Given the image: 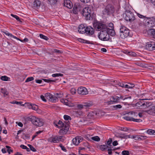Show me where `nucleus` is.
I'll return each mask as SVG.
<instances>
[{"label":"nucleus","instance_id":"obj_59","mask_svg":"<svg viewBox=\"0 0 155 155\" xmlns=\"http://www.w3.org/2000/svg\"><path fill=\"white\" fill-rule=\"evenodd\" d=\"M77 107L78 108L80 109H82L84 107L83 104H78L77 105Z\"/></svg>","mask_w":155,"mask_h":155},{"label":"nucleus","instance_id":"obj_49","mask_svg":"<svg viewBox=\"0 0 155 155\" xmlns=\"http://www.w3.org/2000/svg\"><path fill=\"white\" fill-rule=\"evenodd\" d=\"M137 15L139 18H146L147 19V18H148V17H146V16L140 14L138 13H137Z\"/></svg>","mask_w":155,"mask_h":155},{"label":"nucleus","instance_id":"obj_30","mask_svg":"<svg viewBox=\"0 0 155 155\" xmlns=\"http://www.w3.org/2000/svg\"><path fill=\"white\" fill-rule=\"evenodd\" d=\"M108 146L106 144L102 145L100 146V148L102 150H104L107 148H109Z\"/></svg>","mask_w":155,"mask_h":155},{"label":"nucleus","instance_id":"obj_22","mask_svg":"<svg viewBox=\"0 0 155 155\" xmlns=\"http://www.w3.org/2000/svg\"><path fill=\"white\" fill-rule=\"evenodd\" d=\"M111 97L112 99V101L114 104L117 103L119 102V97L117 96H115V97L112 96Z\"/></svg>","mask_w":155,"mask_h":155},{"label":"nucleus","instance_id":"obj_21","mask_svg":"<svg viewBox=\"0 0 155 155\" xmlns=\"http://www.w3.org/2000/svg\"><path fill=\"white\" fill-rule=\"evenodd\" d=\"M78 40L79 42L83 43H86V44H93V42L92 41L91 42L89 41L86 40H84L83 39H82L81 38H79L78 39Z\"/></svg>","mask_w":155,"mask_h":155},{"label":"nucleus","instance_id":"obj_43","mask_svg":"<svg viewBox=\"0 0 155 155\" xmlns=\"http://www.w3.org/2000/svg\"><path fill=\"white\" fill-rule=\"evenodd\" d=\"M91 139L96 141H99L100 140V138L98 136L92 137Z\"/></svg>","mask_w":155,"mask_h":155},{"label":"nucleus","instance_id":"obj_1","mask_svg":"<svg viewBox=\"0 0 155 155\" xmlns=\"http://www.w3.org/2000/svg\"><path fill=\"white\" fill-rule=\"evenodd\" d=\"M115 35L113 30L112 29H107L100 31L98 35L99 39L103 41H109L110 39V35L112 36H114Z\"/></svg>","mask_w":155,"mask_h":155},{"label":"nucleus","instance_id":"obj_14","mask_svg":"<svg viewBox=\"0 0 155 155\" xmlns=\"http://www.w3.org/2000/svg\"><path fill=\"white\" fill-rule=\"evenodd\" d=\"M87 25H85L81 24L78 27V31L80 33L83 34L85 33V28L87 27Z\"/></svg>","mask_w":155,"mask_h":155},{"label":"nucleus","instance_id":"obj_35","mask_svg":"<svg viewBox=\"0 0 155 155\" xmlns=\"http://www.w3.org/2000/svg\"><path fill=\"white\" fill-rule=\"evenodd\" d=\"M58 0H48L49 4L51 5H54L56 4Z\"/></svg>","mask_w":155,"mask_h":155},{"label":"nucleus","instance_id":"obj_12","mask_svg":"<svg viewBox=\"0 0 155 155\" xmlns=\"http://www.w3.org/2000/svg\"><path fill=\"white\" fill-rule=\"evenodd\" d=\"M81 8V6L79 3H75L73 9L74 13L75 14H78V12L80 11Z\"/></svg>","mask_w":155,"mask_h":155},{"label":"nucleus","instance_id":"obj_7","mask_svg":"<svg viewBox=\"0 0 155 155\" xmlns=\"http://www.w3.org/2000/svg\"><path fill=\"white\" fill-rule=\"evenodd\" d=\"M104 12L105 14L110 15L114 13V8L112 5L108 4L105 7Z\"/></svg>","mask_w":155,"mask_h":155},{"label":"nucleus","instance_id":"obj_56","mask_svg":"<svg viewBox=\"0 0 155 155\" xmlns=\"http://www.w3.org/2000/svg\"><path fill=\"white\" fill-rule=\"evenodd\" d=\"M24 134L25 135L24 137L23 138L24 139H29L30 138L29 135L28 134Z\"/></svg>","mask_w":155,"mask_h":155},{"label":"nucleus","instance_id":"obj_31","mask_svg":"<svg viewBox=\"0 0 155 155\" xmlns=\"http://www.w3.org/2000/svg\"><path fill=\"white\" fill-rule=\"evenodd\" d=\"M149 30L151 34L153 36V38H155V29L151 28Z\"/></svg>","mask_w":155,"mask_h":155},{"label":"nucleus","instance_id":"obj_58","mask_svg":"<svg viewBox=\"0 0 155 155\" xmlns=\"http://www.w3.org/2000/svg\"><path fill=\"white\" fill-rule=\"evenodd\" d=\"M119 86H120L122 87H124V84L123 83H121L120 82H119L117 84Z\"/></svg>","mask_w":155,"mask_h":155},{"label":"nucleus","instance_id":"obj_13","mask_svg":"<svg viewBox=\"0 0 155 155\" xmlns=\"http://www.w3.org/2000/svg\"><path fill=\"white\" fill-rule=\"evenodd\" d=\"M120 37L122 39L127 38L128 36L131 37V35L130 34V31L129 29H127L122 33L120 34Z\"/></svg>","mask_w":155,"mask_h":155},{"label":"nucleus","instance_id":"obj_61","mask_svg":"<svg viewBox=\"0 0 155 155\" xmlns=\"http://www.w3.org/2000/svg\"><path fill=\"white\" fill-rule=\"evenodd\" d=\"M128 138H131L132 139H136V135H128Z\"/></svg>","mask_w":155,"mask_h":155},{"label":"nucleus","instance_id":"obj_37","mask_svg":"<svg viewBox=\"0 0 155 155\" xmlns=\"http://www.w3.org/2000/svg\"><path fill=\"white\" fill-rule=\"evenodd\" d=\"M127 54L129 56L135 57L137 55V54L134 52L132 51H129L127 52Z\"/></svg>","mask_w":155,"mask_h":155},{"label":"nucleus","instance_id":"obj_38","mask_svg":"<svg viewBox=\"0 0 155 155\" xmlns=\"http://www.w3.org/2000/svg\"><path fill=\"white\" fill-rule=\"evenodd\" d=\"M124 119L129 121H132V119L133 118L132 117H130L128 116H126L123 117Z\"/></svg>","mask_w":155,"mask_h":155},{"label":"nucleus","instance_id":"obj_29","mask_svg":"<svg viewBox=\"0 0 155 155\" xmlns=\"http://www.w3.org/2000/svg\"><path fill=\"white\" fill-rule=\"evenodd\" d=\"M58 127L61 128L63 127L64 126V124L61 120H59L58 123Z\"/></svg>","mask_w":155,"mask_h":155},{"label":"nucleus","instance_id":"obj_64","mask_svg":"<svg viewBox=\"0 0 155 155\" xmlns=\"http://www.w3.org/2000/svg\"><path fill=\"white\" fill-rule=\"evenodd\" d=\"M128 84L130 85V88H133L134 87V84L132 83H128Z\"/></svg>","mask_w":155,"mask_h":155},{"label":"nucleus","instance_id":"obj_39","mask_svg":"<svg viewBox=\"0 0 155 155\" xmlns=\"http://www.w3.org/2000/svg\"><path fill=\"white\" fill-rule=\"evenodd\" d=\"M6 147L7 149V151L9 154H10L11 152H12L13 151L11 149V147L8 146H6Z\"/></svg>","mask_w":155,"mask_h":155},{"label":"nucleus","instance_id":"obj_2","mask_svg":"<svg viewBox=\"0 0 155 155\" xmlns=\"http://www.w3.org/2000/svg\"><path fill=\"white\" fill-rule=\"evenodd\" d=\"M93 8L90 7L85 8L81 12V14L86 20H89L94 18L95 15Z\"/></svg>","mask_w":155,"mask_h":155},{"label":"nucleus","instance_id":"obj_15","mask_svg":"<svg viewBox=\"0 0 155 155\" xmlns=\"http://www.w3.org/2000/svg\"><path fill=\"white\" fill-rule=\"evenodd\" d=\"M64 6L69 8H71L73 7V5L71 2L69 0H64Z\"/></svg>","mask_w":155,"mask_h":155},{"label":"nucleus","instance_id":"obj_32","mask_svg":"<svg viewBox=\"0 0 155 155\" xmlns=\"http://www.w3.org/2000/svg\"><path fill=\"white\" fill-rule=\"evenodd\" d=\"M58 79H54V80H51L50 79H43L42 80L44 81L45 82L47 83H49L52 82H55L57 80H58Z\"/></svg>","mask_w":155,"mask_h":155},{"label":"nucleus","instance_id":"obj_53","mask_svg":"<svg viewBox=\"0 0 155 155\" xmlns=\"http://www.w3.org/2000/svg\"><path fill=\"white\" fill-rule=\"evenodd\" d=\"M6 35L10 36L12 38L13 35L11 33H8L7 31L3 32Z\"/></svg>","mask_w":155,"mask_h":155},{"label":"nucleus","instance_id":"obj_45","mask_svg":"<svg viewBox=\"0 0 155 155\" xmlns=\"http://www.w3.org/2000/svg\"><path fill=\"white\" fill-rule=\"evenodd\" d=\"M127 29H128L126 27H122L120 29V34L123 33L124 31H125L127 30Z\"/></svg>","mask_w":155,"mask_h":155},{"label":"nucleus","instance_id":"obj_51","mask_svg":"<svg viewBox=\"0 0 155 155\" xmlns=\"http://www.w3.org/2000/svg\"><path fill=\"white\" fill-rule=\"evenodd\" d=\"M59 146L61 147V150L63 151L64 152L67 151V150L65 147L61 143H60L59 144Z\"/></svg>","mask_w":155,"mask_h":155},{"label":"nucleus","instance_id":"obj_17","mask_svg":"<svg viewBox=\"0 0 155 155\" xmlns=\"http://www.w3.org/2000/svg\"><path fill=\"white\" fill-rule=\"evenodd\" d=\"M64 128H63L64 129L63 130L62 129H61L59 130V132L63 134H66L69 129V125L68 124H66V125L64 124Z\"/></svg>","mask_w":155,"mask_h":155},{"label":"nucleus","instance_id":"obj_36","mask_svg":"<svg viewBox=\"0 0 155 155\" xmlns=\"http://www.w3.org/2000/svg\"><path fill=\"white\" fill-rule=\"evenodd\" d=\"M151 112H152V114L155 115V106H153L151 110L147 111L148 113Z\"/></svg>","mask_w":155,"mask_h":155},{"label":"nucleus","instance_id":"obj_46","mask_svg":"<svg viewBox=\"0 0 155 155\" xmlns=\"http://www.w3.org/2000/svg\"><path fill=\"white\" fill-rule=\"evenodd\" d=\"M64 118L65 120H71V117L68 115H64Z\"/></svg>","mask_w":155,"mask_h":155},{"label":"nucleus","instance_id":"obj_44","mask_svg":"<svg viewBox=\"0 0 155 155\" xmlns=\"http://www.w3.org/2000/svg\"><path fill=\"white\" fill-rule=\"evenodd\" d=\"M34 80V78L33 77H29L27 78L25 81V82H28L33 81Z\"/></svg>","mask_w":155,"mask_h":155},{"label":"nucleus","instance_id":"obj_57","mask_svg":"<svg viewBox=\"0 0 155 155\" xmlns=\"http://www.w3.org/2000/svg\"><path fill=\"white\" fill-rule=\"evenodd\" d=\"M120 130H122V131H127L128 130V129L126 127H121L120 129Z\"/></svg>","mask_w":155,"mask_h":155},{"label":"nucleus","instance_id":"obj_55","mask_svg":"<svg viewBox=\"0 0 155 155\" xmlns=\"http://www.w3.org/2000/svg\"><path fill=\"white\" fill-rule=\"evenodd\" d=\"M70 92L72 94H74L76 93V90L74 88H72L70 90Z\"/></svg>","mask_w":155,"mask_h":155},{"label":"nucleus","instance_id":"obj_40","mask_svg":"<svg viewBox=\"0 0 155 155\" xmlns=\"http://www.w3.org/2000/svg\"><path fill=\"white\" fill-rule=\"evenodd\" d=\"M9 78L6 76H2L1 77V79L3 81H8Z\"/></svg>","mask_w":155,"mask_h":155},{"label":"nucleus","instance_id":"obj_42","mask_svg":"<svg viewBox=\"0 0 155 155\" xmlns=\"http://www.w3.org/2000/svg\"><path fill=\"white\" fill-rule=\"evenodd\" d=\"M63 76V74L61 73H56L54 74H52V76L54 77H62Z\"/></svg>","mask_w":155,"mask_h":155},{"label":"nucleus","instance_id":"obj_41","mask_svg":"<svg viewBox=\"0 0 155 155\" xmlns=\"http://www.w3.org/2000/svg\"><path fill=\"white\" fill-rule=\"evenodd\" d=\"M39 36L41 38L45 40H48L49 39L46 36L42 34H40Z\"/></svg>","mask_w":155,"mask_h":155},{"label":"nucleus","instance_id":"obj_19","mask_svg":"<svg viewBox=\"0 0 155 155\" xmlns=\"http://www.w3.org/2000/svg\"><path fill=\"white\" fill-rule=\"evenodd\" d=\"M26 104L28 108L30 109H31L33 110H36L38 108V106L35 104H32L29 103Z\"/></svg>","mask_w":155,"mask_h":155},{"label":"nucleus","instance_id":"obj_28","mask_svg":"<svg viewBox=\"0 0 155 155\" xmlns=\"http://www.w3.org/2000/svg\"><path fill=\"white\" fill-rule=\"evenodd\" d=\"M79 137L78 136L76 137L75 138H74L72 140L73 143L76 145H78L79 144L78 140Z\"/></svg>","mask_w":155,"mask_h":155},{"label":"nucleus","instance_id":"obj_9","mask_svg":"<svg viewBox=\"0 0 155 155\" xmlns=\"http://www.w3.org/2000/svg\"><path fill=\"white\" fill-rule=\"evenodd\" d=\"M147 19L149 20V21L146 23L148 27L152 28L155 26V21L153 19V18H147Z\"/></svg>","mask_w":155,"mask_h":155},{"label":"nucleus","instance_id":"obj_18","mask_svg":"<svg viewBox=\"0 0 155 155\" xmlns=\"http://www.w3.org/2000/svg\"><path fill=\"white\" fill-rule=\"evenodd\" d=\"M49 100L50 101L52 102H56L58 101V99L57 98V96L55 95L54 96L51 94H49Z\"/></svg>","mask_w":155,"mask_h":155},{"label":"nucleus","instance_id":"obj_25","mask_svg":"<svg viewBox=\"0 0 155 155\" xmlns=\"http://www.w3.org/2000/svg\"><path fill=\"white\" fill-rule=\"evenodd\" d=\"M146 133L150 135H155V130L152 129H148L146 131Z\"/></svg>","mask_w":155,"mask_h":155},{"label":"nucleus","instance_id":"obj_52","mask_svg":"<svg viewBox=\"0 0 155 155\" xmlns=\"http://www.w3.org/2000/svg\"><path fill=\"white\" fill-rule=\"evenodd\" d=\"M56 96L57 97V98H61L62 97H63V94H62L61 93H56L55 94Z\"/></svg>","mask_w":155,"mask_h":155},{"label":"nucleus","instance_id":"obj_63","mask_svg":"<svg viewBox=\"0 0 155 155\" xmlns=\"http://www.w3.org/2000/svg\"><path fill=\"white\" fill-rule=\"evenodd\" d=\"M118 144V143L117 141V140H115L112 143L113 146H116Z\"/></svg>","mask_w":155,"mask_h":155},{"label":"nucleus","instance_id":"obj_6","mask_svg":"<svg viewBox=\"0 0 155 155\" xmlns=\"http://www.w3.org/2000/svg\"><path fill=\"white\" fill-rule=\"evenodd\" d=\"M93 25L94 28L99 31H101L108 29L106 24L97 20L94 21Z\"/></svg>","mask_w":155,"mask_h":155},{"label":"nucleus","instance_id":"obj_54","mask_svg":"<svg viewBox=\"0 0 155 155\" xmlns=\"http://www.w3.org/2000/svg\"><path fill=\"white\" fill-rule=\"evenodd\" d=\"M128 135H126L125 134H121L120 137L122 138L127 139Z\"/></svg>","mask_w":155,"mask_h":155},{"label":"nucleus","instance_id":"obj_50","mask_svg":"<svg viewBox=\"0 0 155 155\" xmlns=\"http://www.w3.org/2000/svg\"><path fill=\"white\" fill-rule=\"evenodd\" d=\"M53 52H55V53H58L59 54H61L62 53V51L56 49H53Z\"/></svg>","mask_w":155,"mask_h":155},{"label":"nucleus","instance_id":"obj_48","mask_svg":"<svg viewBox=\"0 0 155 155\" xmlns=\"http://www.w3.org/2000/svg\"><path fill=\"white\" fill-rule=\"evenodd\" d=\"M132 120V121L137 122H140L142 121V120L141 119H135L133 117Z\"/></svg>","mask_w":155,"mask_h":155},{"label":"nucleus","instance_id":"obj_5","mask_svg":"<svg viewBox=\"0 0 155 155\" xmlns=\"http://www.w3.org/2000/svg\"><path fill=\"white\" fill-rule=\"evenodd\" d=\"M123 17L124 19L127 21L132 22L137 20L134 13L129 10H126L123 14Z\"/></svg>","mask_w":155,"mask_h":155},{"label":"nucleus","instance_id":"obj_10","mask_svg":"<svg viewBox=\"0 0 155 155\" xmlns=\"http://www.w3.org/2000/svg\"><path fill=\"white\" fill-rule=\"evenodd\" d=\"M78 92L79 94L82 95H85L87 94L88 91L87 89L84 87H80L78 89Z\"/></svg>","mask_w":155,"mask_h":155},{"label":"nucleus","instance_id":"obj_3","mask_svg":"<svg viewBox=\"0 0 155 155\" xmlns=\"http://www.w3.org/2000/svg\"><path fill=\"white\" fill-rule=\"evenodd\" d=\"M25 120L26 121H31L33 124L38 127L43 126L44 124L43 120L42 119L34 116L31 115L27 117Z\"/></svg>","mask_w":155,"mask_h":155},{"label":"nucleus","instance_id":"obj_33","mask_svg":"<svg viewBox=\"0 0 155 155\" xmlns=\"http://www.w3.org/2000/svg\"><path fill=\"white\" fill-rule=\"evenodd\" d=\"M112 107L113 110H117L118 109L121 108L122 106L120 104H118L116 105L113 106Z\"/></svg>","mask_w":155,"mask_h":155},{"label":"nucleus","instance_id":"obj_60","mask_svg":"<svg viewBox=\"0 0 155 155\" xmlns=\"http://www.w3.org/2000/svg\"><path fill=\"white\" fill-rule=\"evenodd\" d=\"M40 97L42 100L44 102H46L47 101L46 99L45 98V97L43 95H41Z\"/></svg>","mask_w":155,"mask_h":155},{"label":"nucleus","instance_id":"obj_62","mask_svg":"<svg viewBox=\"0 0 155 155\" xmlns=\"http://www.w3.org/2000/svg\"><path fill=\"white\" fill-rule=\"evenodd\" d=\"M81 2L84 3H87L89 2L90 0H80Z\"/></svg>","mask_w":155,"mask_h":155},{"label":"nucleus","instance_id":"obj_16","mask_svg":"<svg viewBox=\"0 0 155 155\" xmlns=\"http://www.w3.org/2000/svg\"><path fill=\"white\" fill-rule=\"evenodd\" d=\"M41 5V2L39 0H35L33 2V7L35 9H38Z\"/></svg>","mask_w":155,"mask_h":155},{"label":"nucleus","instance_id":"obj_27","mask_svg":"<svg viewBox=\"0 0 155 155\" xmlns=\"http://www.w3.org/2000/svg\"><path fill=\"white\" fill-rule=\"evenodd\" d=\"M83 104L84 107H90L93 105L92 103L91 102H83Z\"/></svg>","mask_w":155,"mask_h":155},{"label":"nucleus","instance_id":"obj_47","mask_svg":"<svg viewBox=\"0 0 155 155\" xmlns=\"http://www.w3.org/2000/svg\"><path fill=\"white\" fill-rule=\"evenodd\" d=\"M122 154L123 155H129L130 153L128 150H124L122 152Z\"/></svg>","mask_w":155,"mask_h":155},{"label":"nucleus","instance_id":"obj_24","mask_svg":"<svg viewBox=\"0 0 155 155\" xmlns=\"http://www.w3.org/2000/svg\"><path fill=\"white\" fill-rule=\"evenodd\" d=\"M107 28L109 29H112L113 30L114 33H115L114 29V24L110 22L107 25Z\"/></svg>","mask_w":155,"mask_h":155},{"label":"nucleus","instance_id":"obj_8","mask_svg":"<svg viewBox=\"0 0 155 155\" xmlns=\"http://www.w3.org/2000/svg\"><path fill=\"white\" fill-rule=\"evenodd\" d=\"M146 48L149 51H152L155 50V42L149 41L147 43Z\"/></svg>","mask_w":155,"mask_h":155},{"label":"nucleus","instance_id":"obj_20","mask_svg":"<svg viewBox=\"0 0 155 155\" xmlns=\"http://www.w3.org/2000/svg\"><path fill=\"white\" fill-rule=\"evenodd\" d=\"M147 137L146 136H142L140 135H136L135 140H145L147 138Z\"/></svg>","mask_w":155,"mask_h":155},{"label":"nucleus","instance_id":"obj_4","mask_svg":"<svg viewBox=\"0 0 155 155\" xmlns=\"http://www.w3.org/2000/svg\"><path fill=\"white\" fill-rule=\"evenodd\" d=\"M147 99H146V100ZM145 99H141L136 104L135 106L138 108L145 109L152 105V103L149 101H145Z\"/></svg>","mask_w":155,"mask_h":155},{"label":"nucleus","instance_id":"obj_23","mask_svg":"<svg viewBox=\"0 0 155 155\" xmlns=\"http://www.w3.org/2000/svg\"><path fill=\"white\" fill-rule=\"evenodd\" d=\"M112 142V139L111 138H109L107 143V145L108 146L109 148H113V147L111 145Z\"/></svg>","mask_w":155,"mask_h":155},{"label":"nucleus","instance_id":"obj_26","mask_svg":"<svg viewBox=\"0 0 155 155\" xmlns=\"http://www.w3.org/2000/svg\"><path fill=\"white\" fill-rule=\"evenodd\" d=\"M51 142L53 143H57L59 142L58 136H56L52 137Z\"/></svg>","mask_w":155,"mask_h":155},{"label":"nucleus","instance_id":"obj_11","mask_svg":"<svg viewBox=\"0 0 155 155\" xmlns=\"http://www.w3.org/2000/svg\"><path fill=\"white\" fill-rule=\"evenodd\" d=\"M86 30L85 33L89 36H92L94 33V28L91 26H87L85 28Z\"/></svg>","mask_w":155,"mask_h":155},{"label":"nucleus","instance_id":"obj_34","mask_svg":"<svg viewBox=\"0 0 155 155\" xmlns=\"http://www.w3.org/2000/svg\"><path fill=\"white\" fill-rule=\"evenodd\" d=\"M11 15L12 17L15 18L18 21H19L20 22H22V21L21 20H22V19H20V18H19V17L18 16L12 14H11Z\"/></svg>","mask_w":155,"mask_h":155}]
</instances>
